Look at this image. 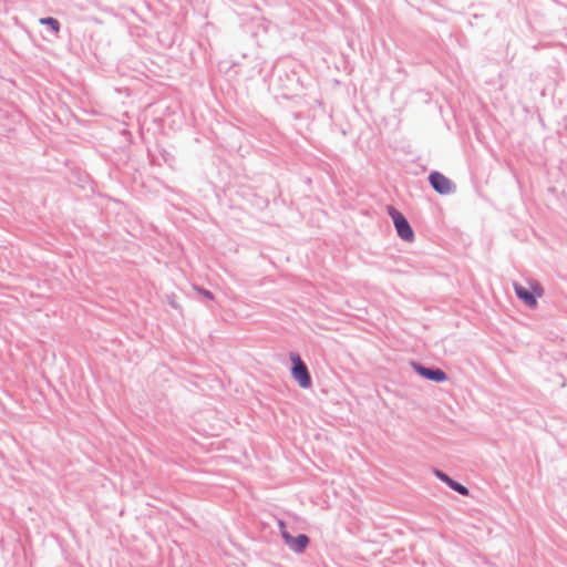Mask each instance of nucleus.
<instances>
[{
  "instance_id": "obj_9",
  "label": "nucleus",
  "mask_w": 567,
  "mask_h": 567,
  "mask_svg": "<svg viewBox=\"0 0 567 567\" xmlns=\"http://www.w3.org/2000/svg\"><path fill=\"white\" fill-rule=\"evenodd\" d=\"M436 476L440 480H442L443 482H445L447 485H450V483L452 482V480L447 475H445L444 473H442L440 471L436 472Z\"/></svg>"
},
{
  "instance_id": "obj_8",
  "label": "nucleus",
  "mask_w": 567,
  "mask_h": 567,
  "mask_svg": "<svg viewBox=\"0 0 567 567\" xmlns=\"http://www.w3.org/2000/svg\"><path fill=\"white\" fill-rule=\"evenodd\" d=\"M449 486L462 495H468V489L453 480Z\"/></svg>"
},
{
  "instance_id": "obj_10",
  "label": "nucleus",
  "mask_w": 567,
  "mask_h": 567,
  "mask_svg": "<svg viewBox=\"0 0 567 567\" xmlns=\"http://www.w3.org/2000/svg\"><path fill=\"white\" fill-rule=\"evenodd\" d=\"M203 295H204L206 298H209V299H212V298H213L212 292H209V291H207V290H205V291L203 292Z\"/></svg>"
},
{
  "instance_id": "obj_1",
  "label": "nucleus",
  "mask_w": 567,
  "mask_h": 567,
  "mask_svg": "<svg viewBox=\"0 0 567 567\" xmlns=\"http://www.w3.org/2000/svg\"><path fill=\"white\" fill-rule=\"evenodd\" d=\"M517 297L528 307L535 308L537 299L544 293L542 286L536 281H528L526 285L514 284Z\"/></svg>"
},
{
  "instance_id": "obj_4",
  "label": "nucleus",
  "mask_w": 567,
  "mask_h": 567,
  "mask_svg": "<svg viewBox=\"0 0 567 567\" xmlns=\"http://www.w3.org/2000/svg\"><path fill=\"white\" fill-rule=\"evenodd\" d=\"M279 528L282 539L286 545L295 553H302L309 544V538L306 535H298L292 537L286 529L284 522H279Z\"/></svg>"
},
{
  "instance_id": "obj_7",
  "label": "nucleus",
  "mask_w": 567,
  "mask_h": 567,
  "mask_svg": "<svg viewBox=\"0 0 567 567\" xmlns=\"http://www.w3.org/2000/svg\"><path fill=\"white\" fill-rule=\"evenodd\" d=\"M40 23L50 27L55 34L60 31L59 21L54 18H42L40 19Z\"/></svg>"
},
{
  "instance_id": "obj_6",
  "label": "nucleus",
  "mask_w": 567,
  "mask_h": 567,
  "mask_svg": "<svg viewBox=\"0 0 567 567\" xmlns=\"http://www.w3.org/2000/svg\"><path fill=\"white\" fill-rule=\"evenodd\" d=\"M415 370L420 375L432 381L443 382L446 380L445 372L440 369H429L422 365H415Z\"/></svg>"
},
{
  "instance_id": "obj_2",
  "label": "nucleus",
  "mask_w": 567,
  "mask_h": 567,
  "mask_svg": "<svg viewBox=\"0 0 567 567\" xmlns=\"http://www.w3.org/2000/svg\"><path fill=\"white\" fill-rule=\"evenodd\" d=\"M290 360L292 363L291 375L293 380L298 383V385L302 389H309L311 386V377L310 373L301 360V358L296 354H290Z\"/></svg>"
},
{
  "instance_id": "obj_3",
  "label": "nucleus",
  "mask_w": 567,
  "mask_h": 567,
  "mask_svg": "<svg viewBox=\"0 0 567 567\" xmlns=\"http://www.w3.org/2000/svg\"><path fill=\"white\" fill-rule=\"evenodd\" d=\"M388 213L393 220L399 237L409 243L413 241L414 231L406 218L392 206L388 207Z\"/></svg>"
},
{
  "instance_id": "obj_5",
  "label": "nucleus",
  "mask_w": 567,
  "mask_h": 567,
  "mask_svg": "<svg viewBox=\"0 0 567 567\" xmlns=\"http://www.w3.org/2000/svg\"><path fill=\"white\" fill-rule=\"evenodd\" d=\"M429 181L432 187L441 195H446L454 190V184L439 172L431 173Z\"/></svg>"
}]
</instances>
